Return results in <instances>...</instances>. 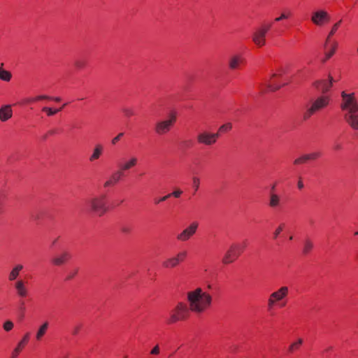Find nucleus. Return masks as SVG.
I'll list each match as a JSON object with an SVG mask.
<instances>
[{"mask_svg": "<svg viewBox=\"0 0 358 358\" xmlns=\"http://www.w3.org/2000/svg\"><path fill=\"white\" fill-rule=\"evenodd\" d=\"M328 80H317L314 83V86L319 91H321L322 93H325L328 92L333 85V82L334 81L332 76L329 75Z\"/></svg>", "mask_w": 358, "mask_h": 358, "instance_id": "obj_10", "label": "nucleus"}, {"mask_svg": "<svg viewBox=\"0 0 358 358\" xmlns=\"http://www.w3.org/2000/svg\"><path fill=\"white\" fill-rule=\"evenodd\" d=\"M51 99H52V100H54L55 101H57V102L61 101V98L60 97H54V98L52 97Z\"/></svg>", "mask_w": 358, "mask_h": 358, "instance_id": "obj_55", "label": "nucleus"}, {"mask_svg": "<svg viewBox=\"0 0 358 358\" xmlns=\"http://www.w3.org/2000/svg\"><path fill=\"white\" fill-rule=\"evenodd\" d=\"M233 245L237 249L236 251L241 255L246 247V242L245 241L243 243H233Z\"/></svg>", "mask_w": 358, "mask_h": 358, "instance_id": "obj_33", "label": "nucleus"}, {"mask_svg": "<svg viewBox=\"0 0 358 358\" xmlns=\"http://www.w3.org/2000/svg\"><path fill=\"white\" fill-rule=\"evenodd\" d=\"M13 288L19 298L24 299L29 295V288L26 285V282L22 279H18L14 282Z\"/></svg>", "mask_w": 358, "mask_h": 358, "instance_id": "obj_9", "label": "nucleus"}, {"mask_svg": "<svg viewBox=\"0 0 358 358\" xmlns=\"http://www.w3.org/2000/svg\"><path fill=\"white\" fill-rule=\"evenodd\" d=\"M160 353V347L159 344L155 345L150 350V354L153 356H157Z\"/></svg>", "mask_w": 358, "mask_h": 358, "instance_id": "obj_41", "label": "nucleus"}, {"mask_svg": "<svg viewBox=\"0 0 358 358\" xmlns=\"http://www.w3.org/2000/svg\"><path fill=\"white\" fill-rule=\"evenodd\" d=\"M29 333L26 334L23 336L22 339L19 342L17 347L13 350V351L12 352L11 358H16L17 357V355H19L20 351L22 350L24 346L27 343V342L29 341Z\"/></svg>", "mask_w": 358, "mask_h": 358, "instance_id": "obj_18", "label": "nucleus"}, {"mask_svg": "<svg viewBox=\"0 0 358 358\" xmlns=\"http://www.w3.org/2000/svg\"><path fill=\"white\" fill-rule=\"evenodd\" d=\"M13 110L10 105H4L0 108V120L6 122L12 117Z\"/></svg>", "mask_w": 358, "mask_h": 358, "instance_id": "obj_15", "label": "nucleus"}, {"mask_svg": "<svg viewBox=\"0 0 358 358\" xmlns=\"http://www.w3.org/2000/svg\"><path fill=\"white\" fill-rule=\"evenodd\" d=\"M276 76H277V74H276V73H273V74L271 75V78H275V77H276Z\"/></svg>", "mask_w": 358, "mask_h": 358, "instance_id": "obj_56", "label": "nucleus"}, {"mask_svg": "<svg viewBox=\"0 0 358 358\" xmlns=\"http://www.w3.org/2000/svg\"><path fill=\"white\" fill-rule=\"evenodd\" d=\"M306 160H315L320 157V153L319 152H313L310 154L305 155Z\"/></svg>", "mask_w": 358, "mask_h": 358, "instance_id": "obj_35", "label": "nucleus"}, {"mask_svg": "<svg viewBox=\"0 0 358 358\" xmlns=\"http://www.w3.org/2000/svg\"><path fill=\"white\" fill-rule=\"evenodd\" d=\"M277 301L272 298L271 295L270 294L268 299V308L271 309L273 308V306L277 304Z\"/></svg>", "mask_w": 358, "mask_h": 358, "instance_id": "obj_42", "label": "nucleus"}, {"mask_svg": "<svg viewBox=\"0 0 358 358\" xmlns=\"http://www.w3.org/2000/svg\"><path fill=\"white\" fill-rule=\"evenodd\" d=\"M176 259H178V262L180 264L181 262H184L187 256V252L186 250H182L178 252L176 255Z\"/></svg>", "mask_w": 358, "mask_h": 358, "instance_id": "obj_32", "label": "nucleus"}, {"mask_svg": "<svg viewBox=\"0 0 358 358\" xmlns=\"http://www.w3.org/2000/svg\"><path fill=\"white\" fill-rule=\"evenodd\" d=\"M236 250L237 249L231 244L223 257V264H228L234 262L240 256Z\"/></svg>", "mask_w": 358, "mask_h": 358, "instance_id": "obj_11", "label": "nucleus"}, {"mask_svg": "<svg viewBox=\"0 0 358 358\" xmlns=\"http://www.w3.org/2000/svg\"><path fill=\"white\" fill-rule=\"evenodd\" d=\"M289 293V288L287 286H282L276 291L271 294L273 299H274L277 303L282 301L285 298L287 297Z\"/></svg>", "mask_w": 358, "mask_h": 358, "instance_id": "obj_12", "label": "nucleus"}, {"mask_svg": "<svg viewBox=\"0 0 358 358\" xmlns=\"http://www.w3.org/2000/svg\"><path fill=\"white\" fill-rule=\"evenodd\" d=\"M3 64L2 63L0 65V79L6 82H9L11 80L12 74L10 71L3 69Z\"/></svg>", "mask_w": 358, "mask_h": 358, "instance_id": "obj_28", "label": "nucleus"}, {"mask_svg": "<svg viewBox=\"0 0 358 358\" xmlns=\"http://www.w3.org/2000/svg\"><path fill=\"white\" fill-rule=\"evenodd\" d=\"M122 173L119 170L111 174L108 179L104 182V187H109L117 184L121 179Z\"/></svg>", "mask_w": 358, "mask_h": 358, "instance_id": "obj_14", "label": "nucleus"}, {"mask_svg": "<svg viewBox=\"0 0 358 358\" xmlns=\"http://www.w3.org/2000/svg\"><path fill=\"white\" fill-rule=\"evenodd\" d=\"M176 121L175 113H171L169 118L157 122L155 126V131L158 135H164L167 134L174 125Z\"/></svg>", "mask_w": 358, "mask_h": 358, "instance_id": "obj_5", "label": "nucleus"}, {"mask_svg": "<svg viewBox=\"0 0 358 358\" xmlns=\"http://www.w3.org/2000/svg\"><path fill=\"white\" fill-rule=\"evenodd\" d=\"M232 129V124L230 122H227L226 124H222L220 127L218 129V131L217 133H219V136L220 134L225 133L229 131Z\"/></svg>", "mask_w": 358, "mask_h": 358, "instance_id": "obj_30", "label": "nucleus"}, {"mask_svg": "<svg viewBox=\"0 0 358 358\" xmlns=\"http://www.w3.org/2000/svg\"><path fill=\"white\" fill-rule=\"evenodd\" d=\"M331 350V347L328 348L326 350V351H328V350Z\"/></svg>", "mask_w": 358, "mask_h": 358, "instance_id": "obj_57", "label": "nucleus"}, {"mask_svg": "<svg viewBox=\"0 0 358 358\" xmlns=\"http://www.w3.org/2000/svg\"><path fill=\"white\" fill-rule=\"evenodd\" d=\"M280 204V196L276 194L271 193L269 197L268 206L272 208L278 207Z\"/></svg>", "mask_w": 358, "mask_h": 358, "instance_id": "obj_26", "label": "nucleus"}, {"mask_svg": "<svg viewBox=\"0 0 358 358\" xmlns=\"http://www.w3.org/2000/svg\"><path fill=\"white\" fill-rule=\"evenodd\" d=\"M292 15L290 11L284 12L280 14V15L275 19V22H280L282 20L287 19Z\"/></svg>", "mask_w": 358, "mask_h": 358, "instance_id": "obj_36", "label": "nucleus"}, {"mask_svg": "<svg viewBox=\"0 0 358 358\" xmlns=\"http://www.w3.org/2000/svg\"><path fill=\"white\" fill-rule=\"evenodd\" d=\"M138 159L136 157H131L127 161L120 166V171H127L136 166Z\"/></svg>", "mask_w": 358, "mask_h": 358, "instance_id": "obj_22", "label": "nucleus"}, {"mask_svg": "<svg viewBox=\"0 0 358 358\" xmlns=\"http://www.w3.org/2000/svg\"><path fill=\"white\" fill-rule=\"evenodd\" d=\"M57 239L53 241V244H55Z\"/></svg>", "mask_w": 358, "mask_h": 358, "instance_id": "obj_59", "label": "nucleus"}, {"mask_svg": "<svg viewBox=\"0 0 358 358\" xmlns=\"http://www.w3.org/2000/svg\"><path fill=\"white\" fill-rule=\"evenodd\" d=\"M266 34L256 29L252 34V40L257 47H262L266 44Z\"/></svg>", "mask_w": 358, "mask_h": 358, "instance_id": "obj_13", "label": "nucleus"}, {"mask_svg": "<svg viewBox=\"0 0 358 358\" xmlns=\"http://www.w3.org/2000/svg\"><path fill=\"white\" fill-rule=\"evenodd\" d=\"M329 44H330L329 50L325 53V57L322 59L323 63L326 62L327 60L335 54L338 47V43L335 41H333L332 43H329Z\"/></svg>", "mask_w": 358, "mask_h": 358, "instance_id": "obj_24", "label": "nucleus"}, {"mask_svg": "<svg viewBox=\"0 0 358 358\" xmlns=\"http://www.w3.org/2000/svg\"><path fill=\"white\" fill-rule=\"evenodd\" d=\"M179 264L180 263L178 262L175 255L166 258L162 263V266L166 269L174 268L177 267Z\"/></svg>", "mask_w": 358, "mask_h": 358, "instance_id": "obj_19", "label": "nucleus"}, {"mask_svg": "<svg viewBox=\"0 0 358 358\" xmlns=\"http://www.w3.org/2000/svg\"><path fill=\"white\" fill-rule=\"evenodd\" d=\"M14 327V324L10 320H7L3 323V327L6 331H10Z\"/></svg>", "mask_w": 358, "mask_h": 358, "instance_id": "obj_37", "label": "nucleus"}, {"mask_svg": "<svg viewBox=\"0 0 358 358\" xmlns=\"http://www.w3.org/2000/svg\"><path fill=\"white\" fill-rule=\"evenodd\" d=\"M170 196H171V194H167V195H166V196H163V197H162V198L159 199L158 200H156V201H155V203H157H157H160V202H162V201H166L167 199H169Z\"/></svg>", "mask_w": 358, "mask_h": 358, "instance_id": "obj_49", "label": "nucleus"}, {"mask_svg": "<svg viewBox=\"0 0 358 358\" xmlns=\"http://www.w3.org/2000/svg\"><path fill=\"white\" fill-rule=\"evenodd\" d=\"M192 185L195 191H197L200 185V179L196 176H193L192 178Z\"/></svg>", "mask_w": 358, "mask_h": 358, "instance_id": "obj_38", "label": "nucleus"}, {"mask_svg": "<svg viewBox=\"0 0 358 358\" xmlns=\"http://www.w3.org/2000/svg\"><path fill=\"white\" fill-rule=\"evenodd\" d=\"M198 227V222H192L187 228L183 229L180 234L177 235V240L181 242H185L188 241L196 232Z\"/></svg>", "mask_w": 358, "mask_h": 358, "instance_id": "obj_6", "label": "nucleus"}, {"mask_svg": "<svg viewBox=\"0 0 358 358\" xmlns=\"http://www.w3.org/2000/svg\"><path fill=\"white\" fill-rule=\"evenodd\" d=\"M306 162H307V160H306V155H303V156L296 159L294 161V164L297 165V164L305 163Z\"/></svg>", "mask_w": 358, "mask_h": 358, "instance_id": "obj_44", "label": "nucleus"}, {"mask_svg": "<svg viewBox=\"0 0 358 358\" xmlns=\"http://www.w3.org/2000/svg\"><path fill=\"white\" fill-rule=\"evenodd\" d=\"M355 235H358V231H357V232L355 233Z\"/></svg>", "mask_w": 358, "mask_h": 358, "instance_id": "obj_61", "label": "nucleus"}, {"mask_svg": "<svg viewBox=\"0 0 358 358\" xmlns=\"http://www.w3.org/2000/svg\"><path fill=\"white\" fill-rule=\"evenodd\" d=\"M87 65V62L83 59H77L74 62V66L78 69H83Z\"/></svg>", "mask_w": 358, "mask_h": 358, "instance_id": "obj_31", "label": "nucleus"}, {"mask_svg": "<svg viewBox=\"0 0 358 358\" xmlns=\"http://www.w3.org/2000/svg\"><path fill=\"white\" fill-rule=\"evenodd\" d=\"M314 247L313 242L310 238H306L303 243L302 252L304 255L309 254Z\"/></svg>", "mask_w": 358, "mask_h": 358, "instance_id": "obj_27", "label": "nucleus"}, {"mask_svg": "<svg viewBox=\"0 0 358 358\" xmlns=\"http://www.w3.org/2000/svg\"><path fill=\"white\" fill-rule=\"evenodd\" d=\"M106 195L100 194L92 197L88 201L90 210L99 216H102L108 210Z\"/></svg>", "mask_w": 358, "mask_h": 358, "instance_id": "obj_4", "label": "nucleus"}, {"mask_svg": "<svg viewBox=\"0 0 358 358\" xmlns=\"http://www.w3.org/2000/svg\"><path fill=\"white\" fill-rule=\"evenodd\" d=\"M70 259V254L68 252H63L60 255L55 257L52 259V263L55 266H62Z\"/></svg>", "mask_w": 358, "mask_h": 358, "instance_id": "obj_16", "label": "nucleus"}, {"mask_svg": "<svg viewBox=\"0 0 358 358\" xmlns=\"http://www.w3.org/2000/svg\"><path fill=\"white\" fill-rule=\"evenodd\" d=\"M122 111L127 117H131L134 115V111L130 108H124L122 109Z\"/></svg>", "mask_w": 358, "mask_h": 358, "instance_id": "obj_43", "label": "nucleus"}, {"mask_svg": "<svg viewBox=\"0 0 358 358\" xmlns=\"http://www.w3.org/2000/svg\"><path fill=\"white\" fill-rule=\"evenodd\" d=\"M3 213L2 209L0 208V215Z\"/></svg>", "mask_w": 358, "mask_h": 358, "instance_id": "obj_58", "label": "nucleus"}, {"mask_svg": "<svg viewBox=\"0 0 358 358\" xmlns=\"http://www.w3.org/2000/svg\"><path fill=\"white\" fill-rule=\"evenodd\" d=\"M330 16L328 13L324 10H318L313 13L311 21L317 26H322L324 23L328 22Z\"/></svg>", "mask_w": 358, "mask_h": 358, "instance_id": "obj_8", "label": "nucleus"}, {"mask_svg": "<svg viewBox=\"0 0 358 358\" xmlns=\"http://www.w3.org/2000/svg\"><path fill=\"white\" fill-rule=\"evenodd\" d=\"M131 229L129 226L123 225L121 227V231L124 234H129Z\"/></svg>", "mask_w": 358, "mask_h": 358, "instance_id": "obj_46", "label": "nucleus"}, {"mask_svg": "<svg viewBox=\"0 0 358 358\" xmlns=\"http://www.w3.org/2000/svg\"><path fill=\"white\" fill-rule=\"evenodd\" d=\"M267 87L271 91H275L280 88V86H273V85H271L270 83H268Z\"/></svg>", "mask_w": 358, "mask_h": 358, "instance_id": "obj_50", "label": "nucleus"}, {"mask_svg": "<svg viewBox=\"0 0 358 358\" xmlns=\"http://www.w3.org/2000/svg\"><path fill=\"white\" fill-rule=\"evenodd\" d=\"M62 108H59V109H52L51 108H48V107H43L42 110L44 111V112H46L47 113V115L48 116H52L54 115L55 114H56L57 113H58L59 111L61 110Z\"/></svg>", "mask_w": 358, "mask_h": 358, "instance_id": "obj_34", "label": "nucleus"}, {"mask_svg": "<svg viewBox=\"0 0 358 358\" xmlns=\"http://www.w3.org/2000/svg\"><path fill=\"white\" fill-rule=\"evenodd\" d=\"M182 193V190L176 189V190L173 191L171 194V196H173L176 198H178L180 196Z\"/></svg>", "mask_w": 358, "mask_h": 358, "instance_id": "obj_47", "label": "nucleus"}, {"mask_svg": "<svg viewBox=\"0 0 358 358\" xmlns=\"http://www.w3.org/2000/svg\"><path fill=\"white\" fill-rule=\"evenodd\" d=\"M243 58L239 55H234L231 56L229 59V68L231 70L237 69L239 66L243 63Z\"/></svg>", "mask_w": 358, "mask_h": 358, "instance_id": "obj_17", "label": "nucleus"}, {"mask_svg": "<svg viewBox=\"0 0 358 358\" xmlns=\"http://www.w3.org/2000/svg\"><path fill=\"white\" fill-rule=\"evenodd\" d=\"M341 95V108L346 110L344 119L353 129H358V102L355 93H346L343 91Z\"/></svg>", "mask_w": 358, "mask_h": 358, "instance_id": "obj_2", "label": "nucleus"}, {"mask_svg": "<svg viewBox=\"0 0 358 358\" xmlns=\"http://www.w3.org/2000/svg\"><path fill=\"white\" fill-rule=\"evenodd\" d=\"M123 136H124V133L123 132L119 133L115 137H114L111 140V144L113 145H115L120 140V138Z\"/></svg>", "mask_w": 358, "mask_h": 358, "instance_id": "obj_45", "label": "nucleus"}, {"mask_svg": "<svg viewBox=\"0 0 358 358\" xmlns=\"http://www.w3.org/2000/svg\"><path fill=\"white\" fill-rule=\"evenodd\" d=\"M334 149L335 150H341V149H342V145H341V144L338 143H335V145H334Z\"/></svg>", "mask_w": 358, "mask_h": 358, "instance_id": "obj_53", "label": "nucleus"}, {"mask_svg": "<svg viewBox=\"0 0 358 358\" xmlns=\"http://www.w3.org/2000/svg\"><path fill=\"white\" fill-rule=\"evenodd\" d=\"M23 268V265L22 264L15 265L8 273V280L15 282Z\"/></svg>", "mask_w": 358, "mask_h": 358, "instance_id": "obj_21", "label": "nucleus"}, {"mask_svg": "<svg viewBox=\"0 0 358 358\" xmlns=\"http://www.w3.org/2000/svg\"><path fill=\"white\" fill-rule=\"evenodd\" d=\"M330 102V98L327 95L317 96L310 101V105H307L306 110L303 113V119L308 120L312 115L327 108Z\"/></svg>", "mask_w": 358, "mask_h": 358, "instance_id": "obj_3", "label": "nucleus"}, {"mask_svg": "<svg viewBox=\"0 0 358 358\" xmlns=\"http://www.w3.org/2000/svg\"><path fill=\"white\" fill-rule=\"evenodd\" d=\"M293 237L292 236H290L289 237V240H292Z\"/></svg>", "mask_w": 358, "mask_h": 358, "instance_id": "obj_60", "label": "nucleus"}, {"mask_svg": "<svg viewBox=\"0 0 358 358\" xmlns=\"http://www.w3.org/2000/svg\"><path fill=\"white\" fill-rule=\"evenodd\" d=\"M271 24H262L260 27H259L257 29L266 34L268 33V31H269V29H271Z\"/></svg>", "mask_w": 358, "mask_h": 358, "instance_id": "obj_39", "label": "nucleus"}, {"mask_svg": "<svg viewBox=\"0 0 358 358\" xmlns=\"http://www.w3.org/2000/svg\"><path fill=\"white\" fill-rule=\"evenodd\" d=\"M297 186H298V188L299 189H302L303 188L304 185H303V182L301 180V178H300L299 180L298 183H297Z\"/></svg>", "mask_w": 358, "mask_h": 358, "instance_id": "obj_52", "label": "nucleus"}, {"mask_svg": "<svg viewBox=\"0 0 358 358\" xmlns=\"http://www.w3.org/2000/svg\"><path fill=\"white\" fill-rule=\"evenodd\" d=\"M124 358H127V356H125V357H124Z\"/></svg>", "mask_w": 358, "mask_h": 358, "instance_id": "obj_62", "label": "nucleus"}, {"mask_svg": "<svg viewBox=\"0 0 358 358\" xmlns=\"http://www.w3.org/2000/svg\"><path fill=\"white\" fill-rule=\"evenodd\" d=\"M49 327L48 322H44L38 328L36 334V339L41 341L43 336L45 334Z\"/></svg>", "mask_w": 358, "mask_h": 358, "instance_id": "obj_25", "label": "nucleus"}, {"mask_svg": "<svg viewBox=\"0 0 358 358\" xmlns=\"http://www.w3.org/2000/svg\"><path fill=\"white\" fill-rule=\"evenodd\" d=\"M34 101H37V100H36L35 98H29L27 100V102L28 103H32Z\"/></svg>", "mask_w": 358, "mask_h": 358, "instance_id": "obj_54", "label": "nucleus"}, {"mask_svg": "<svg viewBox=\"0 0 358 358\" xmlns=\"http://www.w3.org/2000/svg\"><path fill=\"white\" fill-rule=\"evenodd\" d=\"M285 227V224L284 223H282L280 224L277 228L275 230V231L273 232V237L274 238H277L278 236H279V234L283 230V228Z\"/></svg>", "mask_w": 358, "mask_h": 358, "instance_id": "obj_40", "label": "nucleus"}, {"mask_svg": "<svg viewBox=\"0 0 358 358\" xmlns=\"http://www.w3.org/2000/svg\"><path fill=\"white\" fill-rule=\"evenodd\" d=\"M342 23V20H340L339 21H338L337 22H336L331 27L327 38H326V41H325V43H324V48H327L328 47V45H329V43H332V41H331V36H333L336 32L337 31L338 27H340L341 24Z\"/></svg>", "mask_w": 358, "mask_h": 358, "instance_id": "obj_23", "label": "nucleus"}, {"mask_svg": "<svg viewBox=\"0 0 358 358\" xmlns=\"http://www.w3.org/2000/svg\"><path fill=\"white\" fill-rule=\"evenodd\" d=\"M187 299L189 306L182 302H179L171 310L168 320L169 324L186 320L189 316V310L196 314L203 313L210 306L213 301L211 295L203 292L200 287L187 292Z\"/></svg>", "mask_w": 358, "mask_h": 358, "instance_id": "obj_1", "label": "nucleus"}, {"mask_svg": "<svg viewBox=\"0 0 358 358\" xmlns=\"http://www.w3.org/2000/svg\"><path fill=\"white\" fill-rule=\"evenodd\" d=\"M303 339L302 338H299L296 341L292 343L289 346V348H288V350L289 352H294L295 350L299 349L300 346L302 345L303 343Z\"/></svg>", "mask_w": 358, "mask_h": 358, "instance_id": "obj_29", "label": "nucleus"}, {"mask_svg": "<svg viewBox=\"0 0 358 358\" xmlns=\"http://www.w3.org/2000/svg\"><path fill=\"white\" fill-rule=\"evenodd\" d=\"M80 329V326H78V325L75 326L73 329L72 334L73 335H77L79 333Z\"/></svg>", "mask_w": 358, "mask_h": 358, "instance_id": "obj_51", "label": "nucleus"}, {"mask_svg": "<svg viewBox=\"0 0 358 358\" xmlns=\"http://www.w3.org/2000/svg\"><path fill=\"white\" fill-rule=\"evenodd\" d=\"M219 138V133L201 132L197 135L196 139L199 143L206 145H211L216 143Z\"/></svg>", "mask_w": 358, "mask_h": 358, "instance_id": "obj_7", "label": "nucleus"}, {"mask_svg": "<svg viewBox=\"0 0 358 358\" xmlns=\"http://www.w3.org/2000/svg\"><path fill=\"white\" fill-rule=\"evenodd\" d=\"M103 152V147L101 144H96L92 151V155L89 157V161L94 162L100 158Z\"/></svg>", "mask_w": 358, "mask_h": 358, "instance_id": "obj_20", "label": "nucleus"}, {"mask_svg": "<svg viewBox=\"0 0 358 358\" xmlns=\"http://www.w3.org/2000/svg\"><path fill=\"white\" fill-rule=\"evenodd\" d=\"M51 99H52V97L46 96V95H40V96L35 97V99L37 101L43 100V99L50 100Z\"/></svg>", "mask_w": 358, "mask_h": 358, "instance_id": "obj_48", "label": "nucleus"}]
</instances>
